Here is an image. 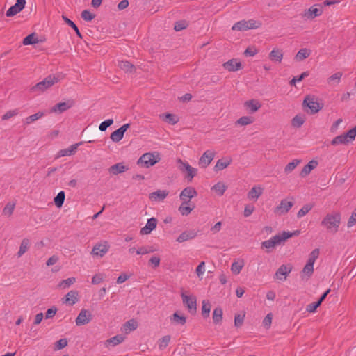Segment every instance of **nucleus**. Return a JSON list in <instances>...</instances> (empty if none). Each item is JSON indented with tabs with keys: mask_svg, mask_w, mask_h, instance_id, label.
I'll return each mask as SVG.
<instances>
[{
	"mask_svg": "<svg viewBox=\"0 0 356 356\" xmlns=\"http://www.w3.org/2000/svg\"><path fill=\"white\" fill-rule=\"evenodd\" d=\"M340 222L341 215L335 212L327 214L322 220L321 225L324 227L327 232L335 234L339 230Z\"/></svg>",
	"mask_w": 356,
	"mask_h": 356,
	"instance_id": "1",
	"label": "nucleus"
},
{
	"mask_svg": "<svg viewBox=\"0 0 356 356\" xmlns=\"http://www.w3.org/2000/svg\"><path fill=\"white\" fill-rule=\"evenodd\" d=\"M63 76L61 74H49L44 80L38 82L37 84L31 87L30 90L32 92H43L52 87L54 84L57 83L63 79Z\"/></svg>",
	"mask_w": 356,
	"mask_h": 356,
	"instance_id": "2",
	"label": "nucleus"
},
{
	"mask_svg": "<svg viewBox=\"0 0 356 356\" xmlns=\"http://www.w3.org/2000/svg\"><path fill=\"white\" fill-rule=\"evenodd\" d=\"M160 159L159 154L157 152L145 153L139 158L137 164L149 168L159 162Z\"/></svg>",
	"mask_w": 356,
	"mask_h": 356,
	"instance_id": "3",
	"label": "nucleus"
},
{
	"mask_svg": "<svg viewBox=\"0 0 356 356\" xmlns=\"http://www.w3.org/2000/svg\"><path fill=\"white\" fill-rule=\"evenodd\" d=\"M303 107H308L311 114H315L323 108V104L314 95H307L302 103Z\"/></svg>",
	"mask_w": 356,
	"mask_h": 356,
	"instance_id": "4",
	"label": "nucleus"
},
{
	"mask_svg": "<svg viewBox=\"0 0 356 356\" xmlns=\"http://www.w3.org/2000/svg\"><path fill=\"white\" fill-rule=\"evenodd\" d=\"M260 22H257L254 19H250L248 21L241 20L236 23H235L232 27V30L235 31H247L249 29H254L259 27L261 26Z\"/></svg>",
	"mask_w": 356,
	"mask_h": 356,
	"instance_id": "5",
	"label": "nucleus"
},
{
	"mask_svg": "<svg viewBox=\"0 0 356 356\" xmlns=\"http://www.w3.org/2000/svg\"><path fill=\"white\" fill-rule=\"evenodd\" d=\"M323 13V7L321 4H315L311 6L309 9L305 10L302 14V17L305 19H313L316 17L321 15Z\"/></svg>",
	"mask_w": 356,
	"mask_h": 356,
	"instance_id": "6",
	"label": "nucleus"
},
{
	"mask_svg": "<svg viewBox=\"0 0 356 356\" xmlns=\"http://www.w3.org/2000/svg\"><path fill=\"white\" fill-rule=\"evenodd\" d=\"M299 234V230H296L293 232L284 231L280 234L275 235L272 238L275 241V245L277 246L283 244L288 238L298 236Z\"/></svg>",
	"mask_w": 356,
	"mask_h": 356,
	"instance_id": "7",
	"label": "nucleus"
},
{
	"mask_svg": "<svg viewBox=\"0 0 356 356\" xmlns=\"http://www.w3.org/2000/svg\"><path fill=\"white\" fill-rule=\"evenodd\" d=\"M184 305L187 307L189 312L195 314L197 310L196 298L195 296H189L184 293L181 294Z\"/></svg>",
	"mask_w": 356,
	"mask_h": 356,
	"instance_id": "8",
	"label": "nucleus"
},
{
	"mask_svg": "<svg viewBox=\"0 0 356 356\" xmlns=\"http://www.w3.org/2000/svg\"><path fill=\"white\" fill-rule=\"evenodd\" d=\"M293 204V202L283 199L281 200L280 204L275 208L274 213L280 216L286 214L292 208Z\"/></svg>",
	"mask_w": 356,
	"mask_h": 356,
	"instance_id": "9",
	"label": "nucleus"
},
{
	"mask_svg": "<svg viewBox=\"0 0 356 356\" xmlns=\"http://www.w3.org/2000/svg\"><path fill=\"white\" fill-rule=\"evenodd\" d=\"M92 319V315L91 312L86 309H83L76 317L75 322L76 325L80 326L88 324Z\"/></svg>",
	"mask_w": 356,
	"mask_h": 356,
	"instance_id": "10",
	"label": "nucleus"
},
{
	"mask_svg": "<svg viewBox=\"0 0 356 356\" xmlns=\"http://www.w3.org/2000/svg\"><path fill=\"white\" fill-rule=\"evenodd\" d=\"M355 139L350 134L349 131H347L346 134L339 135L336 136L331 141V144L332 145H348L350 143H352Z\"/></svg>",
	"mask_w": 356,
	"mask_h": 356,
	"instance_id": "11",
	"label": "nucleus"
},
{
	"mask_svg": "<svg viewBox=\"0 0 356 356\" xmlns=\"http://www.w3.org/2000/svg\"><path fill=\"white\" fill-rule=\"evenodd\" d=\"M215 157V152L207 150L203 153L198 161V165L202 168H206Z\"/></svg>",
	"mask_w": 356,
	"mask_h": 356,
	"instance_id": "12",
	"label": "nucleus"
},
{
	"mask_svg": "<svg viewBox=\"0 0 356 356\" xmlns=\"http://www.w3.org/2000/svg\"><path fill=\"white\" fill-rule=\"evenodd\" d=\"M26 0H17L16 3L6 11V15L8 17L15 16L24 8Z\"/></svg>",
	"mask_w": 356,
	"mask_h": 356,
	"instance_id": "13",
	"label": "nucleus"
},
{
	"mask_svg": "<svg viewBox=\"0 0 356 356\" xmlns=\"http://www.w3.org/2000/svg\"><path fill=\"white\" fill-rule=\"evenodd\" d=\"M109 250V245L107 242H104V243H98L96 244L92 251L91 254L94 256L102 257L105 254L108 252Z\"/></svg>",
	"mask_w": 356,
	"mask_h": 356,
	"instance_id": "14",
	"label": "nucleus"
},
{
	"mask_svg": "<svg viewBox=\"0 0 356 356\" xmlns=\"http://www.w3.org/2000/svg\"><path fill=\"white\" fill-rule=\"evenodd\" d=\"M74 104L73 100H68L65 102H59L55 104L51 109V112L52 113H61L69 108H72Z\"/></svg>",
	"mask_w": 356,
	"mask_h": 356,
	"instance_id": "15",
	"label": "nucleus"
},
{
	"mask_svg": "<svg viewBox=\"0 0 356 356\" xmlns=\"http://www.w3.org/2000/svg\"><path fill=\"white\" fill-rule=\"evenodd\" d=\"M292 270V267L290 265H282L279 267L275 273L276 278L282 280H286L287 276L289 275Z\"/></svg>",
	"mask_w": 356,
	"mask_h": 356,
	"instance_id": "16",
	"label": "nucleus"
},
{
	"mask_svg": "<svg viewBox=\"0 0 356 356\" xmlns=\"http://www.w3.org/2000/svg\"><path fill=\"white\" fill-rule=\"evenodd\" d=\"M157 222V219L155 218L148 219L145 226L140 229V234L145 235L150 234L152 230L156 229Z\"/></svg>",
	"mask_w": 356,
	"mask_h": 356,
	"instance_id": "17",
	"label": "nucleus"
},
{
	"mask_svg": "<svg viewBox=\"0 0 356 356\" xmlns=\"http://www.w3.org/2000/svg\"><path fill=\"white\" fill-rule=\"evenodd\" d=\"M197 191L193 187L185 188L180 193V199L182 201H187L197 195Z\"/></svg>",
	"mask_w": 356,
	"mask_h": 356,
	"instance_id": "18",
	"label": "nucleus"
},
{
	"mask_svg": "<svg viewBox=\"0 0 356 356\" xmlns=\"http://www.w3.org/2000/svg\"><path fill=\"white\" fill-rule=\"evenodd\" d=\"M168 193L166 190H157L149 194V199L155 202L162 201L168 196Z\"/></svg>",
	"mask_w": 356,
	"mask_h": 356,
	"instance_id": "19",
	"label": "nucleus"
},
{
	"mask_svg": "<svg viewBox=\"0 0 356 356\" xmlns=\"http://www.w3.org/2000/svg\"><path fill=\"white\" fill-rule=\"evenodd\" d=\"M128 167L124 165L122 163H118L115 165H113L108 168V172L110 174L117 175L120 173H123L128 170Z\"/></svg>",
	"mask_w": 356,
	"mask_h": 356,
	"instance_id": "20",
	"label": "nucleus"
},
{
	"mask_svg": "<svg viewBox=\"0 0 356 356\" xmlns=\"http://www.w3.org/2000/svg\"><path fill=\"white\" fill-rule=\"evenodd\" d=\"M261 104L258 100L250 99L245 102L244 106L249 109V112L251 113H255L261 108Z\"/></svg>",
	"mask_w": 356,
	"mask_h": 356,
	"instance_id": "21",
	"label": "nucleus"
},
{
	"mask_svg": "<svg viewBox=\"0 0 356 356\" xmlns=\"http://www.w3.org/2000/svg\"><path fill=\"white\" fill-rule=\"evenodd\" d=\"M241 63L237 62L236 60L232 59L225 62L223 67L229 72L237 71L241 67Z\"/></svg>",
	"mask_w": 356,
	"mask_h": 356,
	"instance_id": "22",
	"label": "nucleus"
},
{
	"mask_svg": "<svg viewBox=\"0 0 356 356\" xmlns=\"http://www.w3.org/2000/svg\"><path fill=\"white\" fill-rule=\"evenodd\" d=\"M318 165V162L316 161L312 160L309 161L307 165L304 166L302 170H301L300 175L302 177H305L308 175L312 170L316 168Z\"/></svg>",
	"mask_w": 356,
	"mask_h": 356,
	"instance_id": "23",
	"label": "nucleus"
},
{
	"mask_svg": "<svg viewBox=\"0 0 356 356\" xmlns=\"http://www.w3.org/2000/svg\"><path fill=\"white\" fill-rule=\"evenodd\" d=\"M314 273V265L307 263L301 271L302 280H308Z\"/></svg>",
	"mask_w": 356,
	"mask_h": 356,
	"instance_id": "24",
	"label": "nucleus"
},
{
	"mask_svg": "<svg viewBox=\"0 0 356 356\" xmlns=\"http://www.w3.org/2000/svg\"><path fill=\"white\" fill-rule=\"evenodd\" d=\"M232 163V159L230 158H224L218 160L216 165L214 166L215 171L222 170L223 169L228 167Z\"/></svg>",
	"mask_w": 356,
	"mask_h": 356,
	"instance_id": "25",
	"label": "nucleus"
},
{
	"mask_svg": "<svg viewBox=\"0 0 356 356\" xmlns=\"http://www.w3.org/2000/svg\"><path fill=\"white\" fill-rule=\"evenodd\" d=\"M81 145V143L72 145L67 149H61L58 152L59 156H70L76 153L78 147Z\"/></svg>",
	"mask_w": 356,
	"mask_h": 356,
	"instance_id": "26",
	"label": "nucleus"
},
{
	"mask_svg": "<svg viewBox=\"0 0 356 356\" xmlns=\"http://www.w3.org/2000/svg\"><path fill=\"white\" fill-rule=\"evenodd\" d=\"M276 246L277 245H275V241L273 238H270L269 240L264 241L261 243V248L265 250L267 253L272 252Z\"/></svg>",
	"mask_w": 356,
	"mask_h": 356,
	"instance_id": "27",
	"label": "nucleus"
},
{
	"mask_svg": "<svg viewBox=\"0 0 356 356\" xmlns=\"http://www.w3.org/2000/svg\"><path fill=\"white\" fill-rule=\"evenodd\" d=\"M263 193V189L261 186H254L248 193V198L249 200H257Z\"/></svg>",
	"mask_w": 356,
	"mask_h": 356,
	"instance_id": "28",
	"label": "nucleus"
},
{
	"mask_svg": "<svg viewBox=\"0 0 356 356\" xmlns=\"http://www.w3.org/2000/svg\"><path fill=\"white\" fill-rule=\"evenodd\" d=\"M269 58L272 61L281 63L283 58L282 51L279 49H273L269 54Z\"/></svg>",
	"mask_w": 356,
	"mask_h": 356,
	"instance_id": "29",
	"label": "nucleus"
},
{
	"mask_svg": "<svg viewBox=\"0 0 356 356\" xmlns=\"http://www.w3.org/2000/svg\"><path fill=\"white\" fill-rule=\"evenodd\" d=\"M118 65L126 72L132 73L136 70L135 66L127 60L119 61Z\"/></svg>",
	"mask_w": 356,
	"mask_h": 356,
	"instance_id": "30",
	"label": "nucleus"
},
{
	"mask_svg": "<svg viewBox=\"0 0 356 356\" xmlns=\"http://www.w3.org/2000/svg\"><path fill=\"white\" fill-rule=\"evenodd\" d=\"M189 200L187 201H183L179 207V211L183 216H188L195 208V206L193 205L192 207H191L189 204Z\"/></svg>",
	"mask_w": 356,
	"mask_h": 356,
	"instance_id": "31",
	"label": "nucleus"
},
{
	"mask_svg": "<svg viewBox=\"0 0 356 356\" xmlns=\"http://www.w3.org/2000/svg\"><path fill=\"white\" fill-rule=\"evenodd\" d=\"M196 236V233L194 232H184L177 238V241L182 243L190 239H193Z\"/></svg>",
	"mask_w": 356,
	"mask_h": 356,
	"instance_id": "32",
	"label": "nucleus"
},
{
	"mask_svg": "<svg viewBox=\"0 0 356 356\" xmlns=\"http://www.w3.org/2000/svg\"><path fill=\"white\" fill-rule=\"evenodd\" d=\"M162 119L170 124H175L179 122V118L171 113H165L161 115Z\"/></svg>",
	"mask_w": 356,
	"mask_h": 356,
	"instance_id": "33",
	"label": "nucleus"
},
{
	"mask_svg": "<svg viewBox=\"0 0 356 356\" xmlns=\"http://www.w3.org/2000/svg\"><path fill=\"white\" fill-rule=\"evenodd\" d=\"M222 309L218 307L213 312V321L215 324H219L222 320Z\"/></svg>",
	"mask_w": 356,
	"mask_h": 356,
	"instance_id": "34",
	"label": "nucleus"
},
{
	"mask_svg": "<svg viewBox=\"0 0 356 356\" xmlns=\"http://www.w3.org/2000/svg\"><path fill=\"white\" fill-rule=\"evenodd\" d=\"M124 340V337L122 334H118L109 339H107L105 342V345L107 346L109 344H112L113 346H117Z\"/></svg>",
	"mask_w": 356,
	"mask_h": 356,
	"instance_id": "35",
	"label": "nucleus"
},
{
	"mask_svg": "<svg viewBox=\"0 0 356 356\" xmlns=\"http://www.w3.org/2000/svg\"><path fill=\"white\" fill-rule=\"evenodd\" d=\"M171 321L176 324L183 325L186 322V318L184 315H180L178 312H176L171 316Z\"/></svg>",
	"mask_w": 356,
	"mask_h": 356,
	"instance_id": "36",
	"label": "nucleus"
},
{
	"mask_svg": "<svg viewBox=\"0 0 356 356\" xmlns=\"http://www.w3.org/2000/svg\"><path fill=\"white\" fill-rule=\"evenodd\" d=\"M39 42L37 35L35 33H31L25 37L23 40L24 45L35 44Z\"/></svg>",
	"mask_w": 356,
	"mask_h": 356,
	"instance_id": "37",
	"label": "nucleus"
},
{
	"mask_svg": "<svg viewBox=\"0 0 356 356\" xmlns=\"http://www.w3.org/2000/svg\"><path fill=\"white\" fill-rule=\"evenodd\" d=\"M30 241L28 238H24L20 244L19 250L17 252V257H22L29 248Z\"/></svg>",
	"mask_w": 356,
	"mask_h": 356,
	"instance_id": "38",
	"label": "nucleus"
},
{
	"mask_svg": "<svg viewBox=\"0 0 356 356\" xmlns=\"http://www.w3.org/2000/svg\"><path fill=\"white\" fill-rule=\"evenodd\" d=\"M78 300V292L76 291H70L65 296V302L74 305Z\"/></svg>",
	"mask_w": 356,
	"mask_h": 356,
	"instance_id": "39",
	"label": "nucleus"
},
{
	"mask_svg": "<svg viewBox=\"0 0 356 356\" xmlns=\"http://www.w3.org/2000/svg\"><path fill=\"white\" fill-rule=\"evenodd\" d=\"M254 118L250 116H243L238 118L236 122V125L246 126L253 123Z\"/></svg>",
	"mask_w": 356,
	"mask_h": 356,
	"instance_id": "40",
	"label": "nucleus"
},
{
	"mask_svg": "<svg viewBox=\"0 0 356 356\" xmlns=\"http://www.w3.org/2000/svg\"><path fill=\"white\" fill-rule=\"evenodd\" d=\"M171 340L170 335H165L162 338L159 339L158 341V346L159 348L161 350L166 348V347L168 346Z\"/></svg>",
	"mask_w": 356,
	"mask_h": 356,
	"instance_id": "41",
	"label": "nucleus"
},
{
	"mask_svg": "<svg viewBox=\"0 0 356 356\" xmlns=\"http://www.w3.org/2000/svg\"><path fill=\"white\" fill-rule=\"evenodd\" d=\"M65 192L63 191H60L57 194V195L54 197V202L55 205L58 208H60L63 206L64 201H65Z\"/></svg>",
	"mask_w": 356,
	"mask_h": 356,
	"instance_id": "42",
	"label": "nucleus"
},
{
	"mask_svg": "<svg viewBox=\"0 0 356 356\" xmlns=\"http://www.w3.org/2000/svg\"><path fill=\"white\" fill-rule=\"evenodd\" d=\"M310 55V51L307 49H301L295 56L296 60L300 61L308 58Z\"/></svg>",
	"mask_w": 356,
	"mask_h": 356,
	"instance_id": "43",
	"label": "nucleus"
},
{
	"mask_svg": "<svg viewBox=\"0 0 356 356\" xmlns=\"http://www.w3.org/2000/svg\"><path fill=\"white\" fill-rule=\"evenodd\" d=\"M341 76V72H338L334 73L328 78L327 83L330 85L336 86L339 83Z\"/></svg>",
	"mask_w": 356,
	"mask_h": 356,
	"instance_id": "44",
	"label": "nucleus"
},
{
	"mask_svg": "<svg viewBox=\"0 0 356 356\" xmlns=\"http://www.w3.org/2000/svg\"><path fill=\"white\" fill-rule=\"evenodd\" d=\"M138 327V323L134 319H131L125 323L124 328L126 332L135 330Z\"/></svg>",
	"mask_w": 356,
	"mask_h": 356,
	"instance_id": "45",
	"label": "nucleus"
},
{
	"mask_svg": "<svg viewBox=\"0 0 356 356\" xmlns=\"http://www.w3.org/2000/svg\"><path fill=\"white\" fill-rule=\"evenodd\" d=\"M211 304L207 300L202 301V315L204 318H208L211 310Z\"/></svg>",
	"mask_w": 356,
	"mask_h": 356,
	"instance_id": "46",
	"label": "nucleus"
},
{
	"mask_svg": "<svg viewBox=\"0 0 356 356\" xmlns=\"http://www.w3.org/2000/svg\"><path fill=\"white\" fill-rule=\"evenodd\" d=\"M75 282V278L74 277H70L66 280H62L58 284V288L59 289H66L70 287L72 284H73Z\"/></svg>",
	"mask_w": 356,
	"mask_h": 356,
	"instance_id": "47",
	"label": "nucleus"
},
{
	"mask_svg": "<svg viewBox=\"0 0 356 356\" xmlns=\"http://www.w3.org/2000/svg\"><path fill=\"white\" fill-rule=\"evenodd\" d=\"M124 134L123 132H122L119 129H118L117 130L111 133L110 138L113 142L118 143L123 138Z\"/></svg>",
	"mask_w": 356,
	"mask_h": 356,
	"instance_id": "48",
	"label": "nucleus"
},
{
	"mask_svg": "<svg viewBox=\"0 0 356 356\" xmlns=\"http://www.w3.org/2000/svg\"><path fill=\"white\" fill-rule=\"evenodd\" d=\"M63 19L67 25H69L71 28H72L75 31L76 35L79 38H82V35H81V32L79 31L77 26L72 20H70V19H68L67 17H65L64 15H63Z\"/></svg>",
	"mask_w": 356,
	"mask_h": 356,
	"instance_id": "49",
	"label": "nucleus"
},
{
	"mask_svg": "<svg viewBox=\"0 0 356 356\" xmlns=\"http://www.w3.org/2000/svg\"><path fill=\"white\" fill-rule=\"evenodd\" d=\"M212 189L219 195H222L227 189V186L222 182H218L213 186Z\"/></svg>",
	"mask_w": 356,
	"mask_h": 356,
	"instance_id": "50",
	"label": "nucleus"
},
{
	"mask_svg": "<svg viewBox=\"0 0 356 356\" xmlns=\"http://www.w3.org/2000/svg\"><path fill=\"white\" fill-rule=\"evenodd\" d=\"M305 122V118L299 115H296L291 120L292 126L294 127L299 128Z\"/></svg>",
	"mask_w": 356,
	"mask_h": 356,
	"instance_id": "51",
	"label": "nucleus"
},
{
	"mask_svg": "<svg viewBox=\"0 0 356 356\" xmlns=\"http://www.w3.org/2000/svg\"><path fill=\"white\" fill-rule=\"evenodd\" d=\"M44 113L43 112H38L33 115H31L25 119V123L27 124H29L32 123L33 122L41 118L42 116H44Z\"/></svg>",
	"mask_w": 356,
	"mask_h": 356,
	"instance_id": "52",
	"label": "nucleus"
},
{
	"mask_svg": "<svg viewBox=\"0 0 356 356\" xmlns=\"http://www.w3.org/2000/svg\"><path fill=\"white\" fill-rule=\"evenodd\" d=\"M313 208V204H307L304 205L300 211L297 213V217L298 218L303 217L305 216L309 211Z\"/></svg>",
	"mask_w": 356,
	"mask_h": 356,
	"instance_id": "53",
	"label": "nucleus"
},
{
	"mask_svg": "<svg viewBox=\"0 0 356 356\" xmlns=\"http://www.w3.org/2000/svg\"><path fill=\"white\" fill-rule=\"evenodd\" d=\"M300 163V160L298 159H294L293 161L289 163L285 168L284 172L286 173H290L296 167L297 165Z\"/></svg>",
	"mask_w": 356,
	"mask_h": 356,
	"instance_id": "54",
	"label": "nucleus"
},
{
	"mask_svg": "<svg viewBox=\"0 0 356 356\" xmlns=\"http://www.w3.org/2000/svg\"><path fill=\"white\" fill-rule=\"evenodd\" d=\"M243 267V262H234L231 266V270L234 275H238L240 273L241 270Z\"/></svg>",
	"mask_w": 356,
	"mask_h": 356,
	"instance_id": "55",
	"label": "nucleus"
},
{
	"mask_svg": "<svg viewBox=\"0 0 356 356\" xmlns=\"http://www.w3.org/2000/svg\"><path fill=\"white\" fill-rule=\"evenodd\" d=\"M320 254L319 249H314L309 255V259L307 263L314 265L316 259L318 257Z\"/></svg>",
	"mask_w": 356,
	"mask_h": 356,
	"instance_id": "56",
	"label": "nucleus"
},
{
	"mask_svg": "<svg viewBox=\"0 0 356 356\" xmlns=\"http://www.w3.org/2000/svg\"><path fill=\"white\" fill-rule=\"evenodd\" d=\"M81 17L86 22H90L95 17V15L88 10H84L81 13Z\"/></svg>",
	"mask_w": 356,
	"mask_h": 356,
	"instance_id": "57",
	"label": "nucleus"
},
{
	"mask_svg": "<svg viewBox=\"0 0 356 356\" xmlns=\"http://www.w3.org/2000/svg\"><path fill=\"white\" fill-rule=\"evenodd\" d=\"M188 26V23L185 20H180L175 24L174 29L176 31H180L185 29Z\"/></svg>",
	"mask_w": 356,
	"mask_h": 356,
	"instance_id": "58",
	"label": "nucleus"
},
{
	"mask_svg": "<svg viewBox=\"0 0 356 356\" xmlns=\"http://www.w3.org/2000/svg\"><path fill=\"white\" fill-rule=\"evenodd\" d=\"M245 318V313L243 314H236L234 317V325L236 327H239L243 325Z\"/></svg>",
	"mask_w": 356,
	"mask_h": 356,
	"instance_id": "59",
	"label": "nucleus"
},
{
	"mask_svg": "<svg viewBox=\"0 0 356 356\" xmlns=\"http://www.w3.org/2000/svg\"><path fill=\"white\" fill-rule=\"evenodd\" d=\"M153 252H154V250L153 249L152 247H149V246H143V247L138 248L136 250V253L138 254H146Z\"/></svg>",
	"mask_w": 356,
	"mask_h": 356,
	"instance_id": "60",
	"label": "nucleus"
},
{
	"mask_svg": "<svg viewBox=\"0 0 356 356\" xmlns=\"http://www.w3.org/2000/svg\"><path fill=\"white\" fill-rule=\"evenodd\" d=\"M113 124V119L106 120L100 124L99 129L101 131H105L107 129V128L108 127H110L111 125H112Z\"/></svg>",
	"mask_w": 356,
	"mask_h": 356,
	"instance_id": "61",
	"label": "nucleus"
},
{
	"mask_svg": "<svg viewBox=\"0 0 356 356\" xmlns=\"http://www.w3.org/2000/svg\"><path fill=\"white\" fill-rule=\"evenodd\" d=\"M177 163H179V169L184 172L187 170H191V165L188 163L184 162L181 159H177Z\"/></svg>",
	"mask_w": 356,
	"mask_h": 356,
	"instance_id": "62",
	"label": "nucleus"
},
{
	"mask_svg": "<svg viewBox=\"0 0 356 356\" xmlns=\"http://www.w3.org/2000/svg\"><path fill=\"white\" fill-rule=\"evenodd\" d=\"M15 204H7L3 209V213L4 215L10 216L14 211Z\"/></svg>",
	"mask_w": 356,
	"mask_h": 356,
	"instance_id": "63",
	"label": "nucleus"
},
{
	"mask_svg": "<svg viewBox=\"0 0 356 356\" xmlns=\"http://www.w3.org/2000/svg\"><path fill=\"white\" fill-rule=\"evenodd\" d=\"M355 222H356V208L355 209V210L352 213V215L349 218L348 223H347V226L348 227H351L355 224Z\"/></svg>",
	"mask_w": 356,
	"mask_h": 356,
	"instance_id": "64",
	"label": "nucleus"
}]
</instances>
